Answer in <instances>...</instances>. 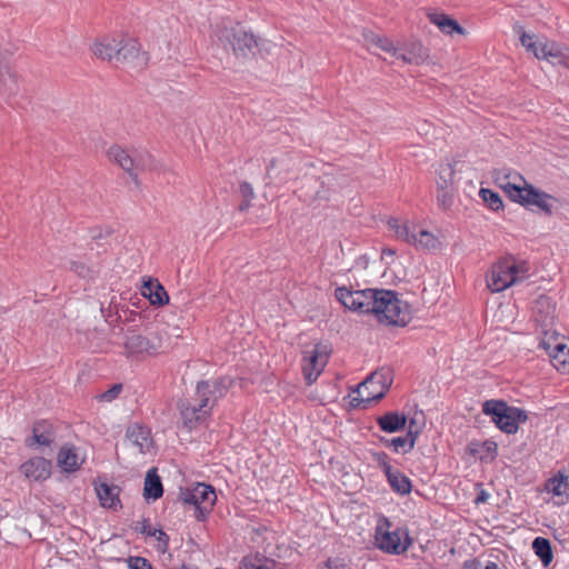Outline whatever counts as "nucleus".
Returning a JSON list of instances; mask_svg holds the SVG:
<instances>
[{
	"mask_svg": "<svg viewBox=\"0 0 569 569\" xmlns=\"http://www.w3.org/2000/svg\"><path fill=\"white\" fill-rule=\"evenodd\" d=\"M335 297L346 308L359 313H373L380 322L392 326H406L410 321L407 302L398 298L397 292L387 289L349 290L339 287Z\"/></svg>",
	"mask_w": 569,
	"mask_h": 569,
	"instance_id": "nucleus-1",
	"label": "nucleus"
},
{
	"mask_svg": "<svg viewBox=\"0 0 569 569\" xmlns=\"http://www.w3.org/2000/svg\"><path fill=\"white\" fill-rule=\"evenodd\" d=\"M482 412L491 417L495 425L505 433L513 435L518 431L520 422L528 418L527 412L520 408L509 406L503 400H487L482 405Z\"/></svg>",
	"mask_w": 569,
	"mask_h": 569,
	"instance_id": "nucleus-2",
	"label": "nucleus"
},
{
	"mask_svg": "<svg viewBox=\"0 0 569 569\" xmlns=\"http://www.w3.org/2000/svg\"><path fill=\"white\" fill-rule=\"evenodd\" d=\"M391 523L387 518H381L376 527V546L391 555H400L408 550L411 539L407 531L397 528L390 530Z\"/></svg>",
	"mask_w": 569,
	"mask_h": 569,
	"instance_id": "nucleus-3",
	"label": "nucleus"
},
{
	"mask_svg": "<svg viewBox=\"0 0 569 569\" xmlns=\"http://www.w3.org/2000/svg\"><path fill=\"white\" fill-rule=\"evenodd\" d=\"M521 44L533 53L537 59H545L552 64H561L569 69V49L555 41H539L535 37L522 32L520 36Z\"/></svg>",
	"mask_w": 569,
	"mask_h": 569,
	"instance_id": "nucleus-4",
	"label": "nucleus"
},
{
	"mask_svg": "<svg viewBox=\"0 0 569 569\" xmlns=\"http://www.w3.org/2000/svg\"><path fill=\"white\" fill-rule=\"evenodd\" d=\"M393 381L390 368H381L371 372L357 388L358 397L353 401H379L389 390Z\"/></svg>",
	"mask_w": 569,
	"mask_h": 569,
	"instance_id": "nucleus-5",
	"label": "nucleus"
},
{
	"mask_svg": "<svg viewBox=\"0 0 569 569\" xmlns=\"http://www.w3.org/2000/svg\"><path fill=\"white\" fill-rule=\"evenodd\" d=\"M179 499L183 503L194 506L196 519L203 521L211 512L217 501V495L212 486L197 482L192 488L181 489Z\"/></svg>",
	"mask_w": 569,
	"mask_h": 569,
	"instance_id": "nucleus-6",
	"label": "nucleus"
},
{
	"mask_svg": "<svg viewBox=\"0 0 569 569\" xmlns=\"http://www.w3.org/2000/svg\"><path fill=\"white\" fill-rule=\"evenodd\" d=\"M331 348L327 343H317L311 350L303 351L302 372L307 385H312L326 367Z\"/></svg>",
	"mask_w": 569,
	"mask_h": 569,
	"instance_id": "nucleus-7",
	"label": "nucleus"
},
{
	"mask_svg": "<svg viewBox=\"0 0 569 569\" xmlns=\"http://www.w3.org/2000/svg\"><path fill=\"white\" fill-rule=\"evenodd\" d=\"M493 179L496 184L501 188L513 202H517L519 198L522 197L525 186L528 184L521 174L509 169L495 170Z\"/></svg>",
	"mask_w": 569,
	"mask_h": 569,
	"instance_id": "nucleus-8",
	"label": "nucleus"
},
{
	"mask_svg": "<svg viewBox=\"0 0 569 569\" xmlns=\"http://www.w3.org/2000/svg\"><path fill=\"white\" fill-rule=\"evenodd\" d=\"M119 43L117 66L142 67L147 63L148 58L146 53L141 52L140 44L136 39L122 38Z\"/></svg>",
	"mask_w": 569,
	"mask_h": 569,
	"instance_id": "nucleus-9",
	"label": "nucleus"
},
{
	"mask_svg": "<svg viewBox=\"0 0 569 569\" xmlns=\"http://www.w3.org/2000/svg\"><path fill=\"white\" fill-rule=\"evenodd\" d=\"M199 403L191 405L188 401H181L179 403V411L182 419L183 425L188 429H192L200 421H202L211 411L209 407L208 398H197Z\"/></svg>",
	"mask_w": 569,
	"mask_h": 569,
	"instance_id": "nucleus-10",
	"label": "nucleus"
},
{
	"mask_svg": "<svg viewBox=\"0 0 569 569\" xmlns=\"http://www.w3.org/2000/svg\"><path fill=\"white\" fill-rule=\"evenodd\" d=\"M226 40L237 56L247 57L258 46L256 37L242 28L226 30Z\"/></svg>",
	"mask_w": 569,
	"mask_h": 569,
	"instance_id": "nucleus-11",
	"label": "nucleus"
},
{
	"mask_svg": "<svg viewBox=\"0 0 569 569\" xmlns=\"http://www.w3.org/2000/svg\"><path fill=\"white\" fill-rule=\"evenodd\" d=\"M393 57L408 64L419 66L428 58V49L416 39H410L397 46V54Z\"/></svg>",
	"mask_w": 569,
	"mask_h": 569,
	"instance_id": "nucleus-12",
	"label": "nucleus"
},
{
	"mask_svg": "<svg viewBox=\"0 0 569 569\" xmlns=\"http://www.w3.org/2000/svg\"><path fill=\"white\" fill-rule=\"evenodd\" d=\"M230 383L231 380L226 377L212 381H199L196 387V397L208 398L209 407L212 409L217 400L227 393Z\"/></svg>",
	"mask_w": 569,
	"mask_h": 569,
	"instance_id": "nucleus-13",
	"label": "nucleus"
},
{
	"mask_svg": "<svg viewBox=\"0 0 569 569\" xmlns=\"http://www.w3.org/2000/svg\"><path fill=\"white\" fill-rule=\"evenodd\" d=\"M556 198L551 194H548L539 189H536L532 184H526L525 190L522 192V197L519 198L517 203L522 206H533L543 211L547 214L552 213L553 204L556 202Z\"/></svg>",
	"mask_w": 569,
	"mask_h": 569,
	"instance_id": "nucleus-14",
	"label": "nucleus"
},
{
	"mask_svg": "<svg viewBox=\"0 0 569 569\" xmlns=\"http://www.w3.org/2000/svg\"><path fill=\"white\" fill-rule=\"evenodd\" d=\"M123 346L129 356L143 353L151 356L156 355L159 349V346L153 340L136 332L126 335Z\"/></svg>",
	"mask_w": 569,
	"mask_h": 569,
	"instance_id": "nucleus-15",
	"label": "nucleus"
},
{
	"mask_svg": "<svg viewBox=\"0 0 569 569\" xmlns=\"http://www.w3.org/2000/svg\"><path fill=\"white\" fill-rule=\"evenodd\" d=\"M21 473L34 481H43L51 475V461L42 457H33L20 466Z\"/></svg>",
	"mask_w": 569,
	"mask_h": 569,
	"instance_id": "nucleus-16",
	"label": "nucleus"
},
{
	"mask_svg": "<svg viewBox=\"0 0 569 569\" xmlns=\"http://www.w3.org/2000/svg\"><path fill=\"white\" fill-rule=\"evenodd\" d=\"M108 158L128 172L136 186L140 184L138 173L134 171V157L130 156L121 147L112 146L108 150Z\"/></svg>",
	"mask_w": 569,
	"mask_h": 569,
	"instance_id": "nucleus-17",
	"label": "nucleus"
},
{
	"mask_svg": "<svg viewBox=\"0 0 569 569\" xmlns=\"http://www.w3.org/2000/svg\"><path fill=\"white\" fill-rule=\"evenodd\" d=\"M506 263L502 261L495 264L487 276L488 288L492 292H500L513 284V278L505 270Z\"/></svg>",
	"mask_w": 569,
	"mask_h": 569,
	"instance_id": "nucleus-18",
	"label": "nucleus"
},
{
	"mask_svg": "<svg viewBox=\"0 0 569 569\" xmlns=\"http://www.w3.org/2000/svg\"><path fill=\"white\" fill-rule=\"evenodd\" d=\"M94 489L100 501V505L103 508L113 510L121 508V501L119 499L120 489L118 486L109 485L107 482H100L96 485Z\"/></svg>",
	"mask_w": 569,
	"mask_h": 569,
	"instance_id": "nucleus-19",
	"label": "nucleus"
},
{
	"mask_svg": "<svg viewBox=\"0 0 569 569\" xmlns=\"http://www.w3.org/2000/svg\"><path fill=\"white\" fill-rule=\"evenodd\" d=\"M83 459H81L74 447L63 446L57 455L58 467L67 472L72 473L80 469Z\"/></svg>",
	"mask_w": 569,
	"mask_h": 569,
	"instance_id": "nucleus-20",
	"label": "nucleus"
},
{
	"mask_svg": "<svg viewBox=\"0 0 569 569\" xmlns=\"http://www.w3.org/2000/svg\"><path fill=\"white\" fill-rule=\"evenodd\" d=\"M119 44V40L106 37L93 43L92 52L97 58L113 62L117 66Z\"/></svg>",
	"mask_w": 569,
	"mask_h": 569,
	"instance_id": "nucleus-21",
	"label": "nucleus"
},
{
	"mask_svg": "<svg viewBox=\"0 0 569 569\" xmlns=\"http://www.w3.org/2000/svg\"><path fill=\"white\" fill-rule=\"evenodd\" d=\"M547 355L551 365L561 373L569 375V348L563 342L547 345Z\"/></svg>",
	"mask_w": 569,
	"mask_h": 569,
	"instance_id": "nucleus-22",
	"label": "nucleus"
},
{
	"mask_svg": "<svg viewBox=\"0 0 569 569\" xmlns=\"http://www.w3.org/2000/svg\"><path fill=\"white\" fill-rule=\"evenodd\" d=\"M142 295L153 306H164L169 302V296L163 286L157 280L149 278L143 282Z\"/></svg>",
	"mask_w": 569,
	"mask_h": 569,
	"instance_id": "nucleus-23",
	"label": "nucleus"
},
{
	"mask_svg": "<svg viewBox=\"0 0 569 569\" xmlns=\"http://www.w3.org/2000/svg\"><path fill=\"white\" fill-rule=\"evenodd\" d=\"M407 416L398 411H388L377 418L379 428L388 433H393L402 430L407 426Z\"/></svg>",
	"mask_w": 569,
	"mask_h": 569,
	"instance_id": "nucleus-24",
	"label": "nucleus"
},
{
	"mask_svg": "<svg viewBox=\"0 0 569 569\" xmlns=\"http://www.w3.org/2000/svg\"><path fill=\"white\" fill-rule=\"evenodd\" d=\"M546 489L553 496L559 498L558 503H566L569 500V481L568 476L562 471H558L547 481Z\"/></svg>",
	"mask_w": 569,
	"mask_h": 569,
	"instance_id": "nucleus-25",
	"label": "nucleus"
},
{
	"mask_svg": "<svg viewBox=\"0 0 569 569\" xmlns=\"http://www.w3.org/2000/svg\"><path fill=\"white\" fill-rule=\"evenodd\" d=\"M126 437L140 452H146L151 443L150 430L140 425H131L127 428Z\"/></svg>",
	"mask_w": 569,
	"mask_h": 569,
	"instance_id": "nucleus-26",
	"label": "nucleus"
},
{
	"mask_svg": "<svg viewBox=\"0 0 569 569\" xmlns=\"http://www.w3.org/2000/svg\"><path fill=\"white\" fill-rule=\"evenodd\" d=\"M163 495V487L157 470L150 469L147 472L143 487V497L146 500H157Z\"/></svg>",
	"mask_w": 569,
	"mask_h": 569,
	"instance_id": "nucleus-27",
	"label": "nucleus"
},
{
	"mask_svg": "<svg viewBox=\"0 0 569 569\" xmlns=\"http://www.w3.org/2000/svg\"><path fill=\"white\" fill-rule=\"evenodd\" d=\"M428 18L431 23L436 24L446 34H452L453 32L466 33V30L455 19L445 13H429Z\"/></svg>",
	"mask_w": 569,
	"mask_h": 569,
	"instance_id": "nucleus-28",
	"label": "nucleus"
},
{
	"mask_svg": "<svg viewBox=\"0 0 569 569\" xmlns=\"http://www.w3.org/2000/svg\"><path fill=\"white\" fill-rule=\"evenodd\" d=\"M503 262L506 263L505 270H508V274L513 278V284L528 278L530 266L527 261L508 258Z\"/></svg>",
	"mask_w": 569,
	"mask_h": 569,
	"instance_id": "nucleus-29",
	"label": "nucleus"
},
{
	"mask_svg": "<svg viewBox=\"0 0 569 569\" xmlns=\"http://www.w3.org/2000/svg\"><path fill=\"white\" fill-rule=\"evenodd\" d=\"M387 480L392 490L401 496L411 492L412 485L410 479L405 476L400 470L392 469L390 473L386 475Z\"/></svg>",
	"mask_w": 569,
	"mask_h": 569,
	"instance_id": "nucleus-30",
	"label": "nucleus"
},
{
	"mask_svg": "<svg viewBox=\"0 0 569 569\" xmlns=\"http://www.w3.org/2000/svg\"><path fill=\"white\" fill-rule=\"evenodd\" d=\"M52 433L51 431L47 430L44 428V423L37 422L34 423L32 428V436L28 437L24 441L27 447H34L36 445L39 446H50L52 442Z\"/></svg>",
	"mask_w": 569,
	"mask_h": 569,
	"instance_id": "nucleus-31",
	"label": "nucleus"
},
{
	"mask_svg": "<svg viewBox=\"0 0 569 569\" xmlns=\"http://www.w3.org/2000/svg\"><path fill=\"white\" fill-rule=\"evenodd\" d=\"M532 549L537 557L541 560L543 567H548L551 563L553 553L549 539L543 537L535 538L532 541Z\"/></svg>",
	"mask_w": 569,
	"mask_h": 569,
	"instance_id": "nucleus-32",
	"label": "nucleus"
},
{
	"mask_svg": "<svg viewBox=\"0 0 569 569\" xmlns=\"http://www.w3.org/2000/svg\"><path fill=\"white\" fill-rule=\"evenodd\" d=\"M388 227L390 230L395 231V234L398 239L412 244V241L416 240V232L412 231L409 224H401L398 219L391 218L388 221Z\"/></svg>",
	"mask_w": 569,
	"mask_h": 569,
	"instance_id": "nucleus-33",
	"label": "nucleus"
},
{
	"mask_svg": "<svg viewBox=\"0 0 569 569\" xmlns=\"http://www.w3.org/2000/svg\"><path fill=\"white\" fill-rule=\"evenodd\" d=\"M455 169L451 163H441L438 170L437 189L455 188Z\"/></svg>",
	"mask_w": 569,
	"mask_h": 569,
	"instance_id": "nucleus-34",
	"label": "nucleus"
},
{
	"mask_svg": "<svg viewBox=\"0 0 569 569\" xmlns=\"http://www.w3.org/2000/svg\"><path fill=\"white\" fill-rule=\"evenodd\" d=\"M412 244L422 250H433L438 247L439 241L431 232L420 229L416 232V240L412 241Z\"/></svg>",
	"mask_w": 569,
	"mask_h": 569,
	"instance_id": "nucleus-35",
	"label": "nucleus"
},
{
	"mask_svg": "<svg viewBox=\"0 0 569 569\" xmlns=\"http://www.w3.org/2000/svg\"><path fill=\"white\" fill-rule=\"evenodd\" d=\"M479 194L481 197V199L483 200V202L493 211H498L499 209L502 208V200L500 198V196L490 190V189H485V188H481L480 191H479Z\"/></svg>",
	"mask_w": 569,
	"mask_h": 569,
	"instance_id": "nucleus-36",
	"label": "nucleus"
},
{
	"mask_svg": "<svg viewBox=\"0 0 569 569\" xmlns=\"http://www.w3.org/2000/svg\"><path fill=\"white\" fill-rule=\"evenodd\" d=\"M157 163L154 158L147 151L140 152L134 157V171L136 170H154Z\"/></svg>",
	"mask_w": 569,
	"mask_h": 569,
	"instance_id": "nucleus-37",
	"label": "nucleus"
},
{
	"mask_svg": "<svg viewBox=\"0 0 569 569\" xmlns=\"http://www.w3.org/2000/svg\"><path fill=\"white\" fill-rule=\"evenodd\" d=\"M438 190V204L448 209L453 203L455 188L437 189Z\"/></svg>",
	"mask_w": 569,
	"mask_h": 569,
	"instance_id": "nucleus-38",
	"label": "nucleus"
},
{
	"mask_svg": "<svg viewBox=\"0 0 569 569\" xmlns=\"http://www.w3.org/2000/svg\"><path fill=\"white\" fill-rule=\"evenodd\" d=\"M70 269L83 279H92L96 276V271L83 262L72 261Z\"/></svg>",
	"mask_w": 569,
	"mask_h": 569,
	"instance_id": "nucleus-39",
	"label": "nucleus"
},
{
	"mask_svg": "<svg viewBox=\"0 0 569 569\" xmlns=\"http://www.w3.org/2000/svg\"><path fill=\"white\" fill-rule=\"evenodd\" d=\"M239 569H272L257 557H243L239 563Z\"/></svg>",
	"mask_w": 569,
	"mask_h": 569,
	"instance_id": "nucleus-40",
	"label": "nucleus"
},
{
	"mask_svg": "<svg viewBox=\"0 0 569 569\" xmlns=\"http://www.w3.org/2000/svg\"><path fill=\"white\" fill-rule=\"evenodd\" d=\"M390 445H392L396 452L407 453L413 449L411 442L409 443V440H407L405 436L392 438Z\"/></svg>",
	"mask_w": 569,
	"mask_h": 569,
	"instance_id": "nucleus-41",
	"label": "nucleus"
},
{
	"mask_svg": "<svg viewBox=\"0 0 569 569\" xmlns=\"http://www.w3.org/2000/svg\"><path fill=\"white\" fill-rule=\"evenodd\" d=\"M375 47L387 53H390L392 57L393 54H397V46L393 43L392 40L382 34L378 39V42L375 44Z\"/></svg>",
	"mask_w": 569,
	"mask_h": 569,
	"instance_id": "nucleus-42",
	"label": "nucleus"
},
{
	"mask_svg": "<svg viewBox=\"0 0 569 569\" xmlns=\"http://www.w3.org/2000/svg\"><path fill=\"white\" fill-rule=\"evenodd\" d=\"M127 561L129 569H153L151 562L143 557H129Z\"/></svg>",
	"mask_w": 569,
	"mask_h": 569,
	"instance_id": "nucleus-43",
	"label": "nucleus"
},
{
	"mask_svg": "<svg viewBox=\"0 0 569 569\" xmlns=\"http://www.w3.org/2000/svg\"><path fill=\"white\" fill-rule=\"evenodd\" d=\"M121 390H122V385L116 383L112 387H110L107 391L102 392L98 398L100 401L111 402L112 400L118 398Z\"/></svg>",
	"mask_w": 569,
	"mask_h": 569,
	"instance_id": "nucleus-44",
	"label": "nucleus"
},
{
	"mask_svg": "<svg viewBox=\"0 0 569 569\" xmlns=\"http://www.w3.org/2000/svg\"><path fill=\"white\" fill-rule=\"evenodd\" d=\"M321 569H350L343 558L335 557L328 558Z\"/></svg>",
	"mask_w": 569,
	"mask_h": 569,
	"instance_id": "nucleus-45",
	"label": "nucleus"
},
{
	"mask_svg": "<svg viewBox=\"0 0 569 569\" xmlns=\"http://www.w3.org/2000/svg\"><path fill=\"white\" fill-rule=\"evenodd\" d=\"M375 461L378 463V466L381 468L385 475L390 473V471L393 469L389 463V457L386 452H377L375 453Z\"/></svg>",
	"mask_w": 569,
	"mask_h": 569,
	"instance_id": "nucleus-46",
	"label": "nucleus"
},
{
	"mask_svg": "<svg viewBox=\"0 0 569 569\" xmlns=\"http://www.w3.org/2000/svg\"><path fill=\"white\" fill-rule=\"evenodd\" d=\"M542 309H547V315L549 316L553 312V306L551 305V299L549 297L541 296L536 300L535 310L541 311Z\"/></svg>",
	"mask_w": 569,
	"mask_h": 569,
	"instance_id": "nucleus-47",
	"label": "nucleus"
},
{
	"mask_svg": "<svg viewBox=\"0 0 569 569\" xmlns=\"http://www.w3.org/2000/svg\"><path fill=\"white\" fill-rule=\"evenodd\" d=\"M136 530L140 531L142 535L148 537H154L157 535V529L152 528L149 519H143L141 522H138Z\"/></svg>",
	"mask_w": 569,
	"mask_h": 569,
	"instance_id": "nucleus-48",
	"label": "nucleus"
},
{
	"mask_svg": "<svg viewBox=\"0 0 569 569\" xmlns=\"http://www.w3.org/2000/svg\"><path fill=\"white\" fill-rule=\"evenodd\" d=\"M239 191H240L242 199H244V200L252 201V199L254 198L253 188L247 181H243L240 183Z\"/></svg>",
	"mask_w": 569,
	"mask_h": 569,
	"instance_id": "nucleus-49",
	"label": "nucleus"
},
{
	"mask_svg": "<svg viewBox=\"0 0 569 569\" xmlns=\"http://www.w3.org/2000/svg\"><path fill=\"white\" fill-rule=\"evenodd\" d=\"M381 34L376 33L372 30H363L362 37L368 46H373L378 42Z\"/></svg>",
	"mask_w": 569,
	"mask_h": 569,
	"instance_id": "nucleus-50",
	"label": "nucleus"
},
{
	"mask_svg": "<svg viewBox=\"0 0 569 569\" xmlns=\"http://www.w3.org/2000/svg\"><path fill=\"white\" fill-rule=\"evenodd\" d=\"M160 545V549L162 551L168 549L169 545V536L161 529H157V535L154 536Z\"/></svg>",
	"mask_w": 569,
	"mask_h": 569,
	"instance_id": "nucleus-51",
	"label": "nucleus"
},
{
	"mask_svg": "<svg viewBox=\"0 0 569 569\" xmlns=\"http://www.w3.org/2000/svg\"><path fill=\"white\" fill-rule=\"evenodd\" d=\"M420 432H421V427H417V428L408 427V432H407V435H405V438L409 441L411 440L412 448L415 447L416 440H417L418 436L420 435Z\"/></svg>",
	"mask_w": 569,
	"mask_h": 569,
	"instance_id": "nucleus-52",
	"label": "nucleus"
},
{
	"mask_svg": "<svg viewBox=\"0 0 569 569\" xmlns=\"http://www.w3.org/2000/svg\"><path fill=\"white\" fill-rule=\"evenodd\" d=\"M111 234V230L107 229L104 232L101 228H92L90 230V237L93 240L103 239Z\"/></svg>",
	"mask_w": 569,
	"mask_h": 569,
	"instance_id": "nucleus-53",
	"label": "nucleus"
},
{
	"mask_svg": "<svg viewBox=\"0 0 569 569\" xmlns=\"http://www.w3.org/2000/svg\"><path fill=\"white\" fill-rule=\"evenodd\" d=\"M557 342H560L558 337L547 336L540 341L539 347L547 352V345L556 346Z\"/></svg>",
	"mask_w": 569,
	"mask_h": 569,
	"instance_id": "nucleus-54",
	"label": "nucleus"
},
{
	"mask_svg": "<svg viewBox=\"0 0 569 569\" xmlns=\"http://www.w3.org/2000/svg\"><path fill=\"white\" fill-rule=\"evenodd\" d=\"M463 569H483V567L478 559H470L463 562Z\"/></svg>",
	"mask_w": 569,
	"mask_h": 569,
	"instance_id": "nucleus-55",
	"label": "nucleus"
},
{
	"mask_svg": "<svg viewBox=\"0 0 569 569\" xmlns=\"http://www.w3.org/2000/svg\"><path fill=\"white\" fill-rule=\"evenodd\" d=\"M280 161V159H272L268 166V169H267V176L268 177H271V170L273 168H276L277 163Z\"/></svg>",
	"mask_w": 569,
	"mask_h": 569,
	"instance_id": "nucleus-56",
	"label": "nucleus"
},
{
	"mask_svg": "<svg viewBox=\"0 0 569 569\" xmlns=\"http://www.w3.org/2000/svg\"><path fill=\"white\" fill-rule=\"evenodd\" d=\"M251 201L242 199L241 204L239 206L240 211H246L250 208Z\"/></svg>",
	"mask_w": 569,
	"mask_h": 569,
	"instance_id": "nucleus-57",
	"label": "nucleus"
},
{
	"mask_svg": "<svg viewBox=\"0 0 569 569\" xmlns=\"http://www.w3.org/2000/svg\"><path fill=\"white\" fill-rule=\"evenodd\" d=\"M422 426H423V423L418 422L417 418H411L409 421V425H408V427H412V428H417V427L422 428Z\"/></svg>",
	"mask_w": 569,
	"mask_h": 569,
	"instance_id": "nucleus-58",
	"label": "nucleus"
},
{
	"mask_svg": "<svg viewBox=\"0 0 569 569\" xmlns=\"http://www.w3.org/2000/svg\"><path fill=\"white\" fill-rule=\"evenodd\" d=\"M483 569H500V567L498 566V563L493 561H488Z\"/></svg>",
	"mask_w": 569,
	"mask_h": 569,
	"instance_id": "nucleus-59",
	"label": "nucleus"
},
{
	"mask_svg": "<svg viewBox=\"0 0 569 569\" xmlns=\"http://www.w3.org/2000/svg\"><path fill=\"white\" fill-rule=\"evenodd\" d=\"M487 499V493L485 491H481V493L477 497L476 502H483Z\"/></svg>",
	"mask_w": 569,
	"mask_h": 569,
	"instance_id": "nucleus-60",
	"label": "nucleus"
},
{
	"mask_svg": "<svg viewBox=\"0 0 569 569\" xmlns=\"http://www.w3.org/2000/svg\"><path fill=\"white\" fill-rule=\"evenodd\" d=\"M390 440H391V439H388V438H386V437H381V438H380V442H381L383 446H386V447H388V448H392V445H390Z\"/></svg>",
	"mask_w": 569,
	"mask_h": 569,
	"instance_id": "nucleus-61",
	"label": "nucleus"
},
{
	"mask_svg": "<svg viewBox=\"0 0 569 569\" xmlns=\"http://www.w3.org/2000/svg\"><path fill=\"white\" fill-rule=\"evenodd\" d=\"M382 253H383V254H395V250H392V249H390V248H388V249H383V250H382Z\"/></svg>",
	"mask_w": 569,
	"mask_h": 569,
	"instance_id": "nucleus-62",
	"label": "nucleus"
},
{
	"mask_svg": "<svg viewBox=\"0 0 569 569\" xmlns=\"http://www.w3.org/2000/svg\"><path fill=\"white\" fill-rule=\"evenodd\" d=\"M223 33H226V31ZM223 38L226 39L224 34H222V37H220V40H223Z\"/></svg>",
	"mask_w": 569,
	"mask_h": 569,
	"instance_id": "nucleus-63",
	"label": "nucleus"
}]
</instances>
